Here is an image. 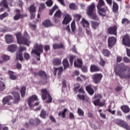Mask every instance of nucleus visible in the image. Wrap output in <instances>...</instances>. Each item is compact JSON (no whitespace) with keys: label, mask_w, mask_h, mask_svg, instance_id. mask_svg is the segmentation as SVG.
Returning a JSON list of instances; mask_svg holds the SVG:
<instances>
[{"label":"nucleus","mask_w":130,"mask_h":130,"mask_svg":"<svg viewBox=\"0 0 130 130\" xmlns=\"http://www.w3.org/2000/svg\"><path fill=\"white\" fill-rule=\"evenodd\" d=\"M115 74L119 76L121 79L130 78V68L128 66H125L121 68L115 69Z\"/></svg>","instance_id":"1"},{"label":"nucleus","mask_w":130,"mask_h":130,"mask_svg":"<svg viewBox=\"0 0 130 130\" xmlns=\"http://www.w3.org/2000/svg\"><path fill=\"white\" fill-rule=\"evenodd\" d=\"M17 43H18V44H24V45L29 46L30 42L27 39V38H29V35H28L27 32H24V37H22V34L20 32L18 33L17 34Z\"/></svg>","instance_id":"2"},{"label":"nucleus","mask_w":130,"mask_h":130,"mask_svg":"<svg viewBox=\"0 0 130 130\" xmlns=\"http://www.w3.org/2000/svg\"><path fill=\"white\" fill-rule=\"evenodd\" d=\"M34 49L32 50V53H35L36 55L39 56V58H37L38 60H40V55L43 52V47L42 45L36 43L34 46Z\"/></svg>","instance_id":"3"},{"label":"nucleus","mask_w":130,"mask_h":130,"mask_svg":"<svg viewBox=\"0 0 130 130\" xmlns=\"http://www.w3.org/2000/svg\"><path fill=\"white\" fill-rule=\"evenodd\" d=\"M36 100H38L36 95H34L28 99L27 103L30 109H32L34 106H38L39 105V102H37L34 104V101H36Z\"/></svg>","instance_id":"4"},{"label":"nucleus","mask_w":130,"mask_h":130,"mask_svg":"<svg viewBox=\"0 0 130 130\" xmlns=\"http://www.w3.org/2000/svg\"><path fill=\"white\" fill-rule=\"evenodd\" d=\"M95 4H92L88 6V9L87 10V14L88 16H91L92 19L93 20H98V17L96 14H93V12H94V9H95Z\"/></svg>","instance_id":"5"},{"label":"nucleus","mask_w":130,"mask_h":130,"mask_svg":"<svg viewBox=\"0 0 130 130\" xmlns=\"http://www.w3.org/2000/svg\"><path fill=\"white\" fill-rule=\"evenodd\" d=\"M43 93L42 95V98L43 100H45L47 98L48 100L46 101L47 103H51L52 102V97L50 94L47 92L46 89H44L42 90Z\"/></svg>","instance_id":"6"},{"label":"nucleus","mask_w":130,"mask_h":130,"mask_svg":"<svg viewBox=\"0 0 130 130\" xmlns=\"http://www.w3.org/2000/svg\"><path fill=\"white\" fill-rule=\"evenodd\" d=\"M93 99H95V101H93V104H94L95 106H104V105H105V102H100V100L102 99V96L101 94H95L93 97Z\"/></svg>","instance_id":"7"},{"label":"nucleus","mask_w":130,"mask_h":130,"mask_svg":"<svg viewBox=\"0 0 130 130\" xmlns=\"http://www.w3.org/2000/svg\"><path fill=\"white\" fill-rule=\"evenodd\" d=\"M25 50H27V48L25 47L20 46L18 48V52L17 54V60H20V61L24 60V58H23V51H25Z\"/></svg>","instance_id":"8"},{"label":"nucleus","mask_w":130,"mask_h":130,"mask_svg":"<svg viewBox=\"0 0 130 130\" xmlns=\"http://www.w3.org/2000/svg\"><path fill=\"white\" fill-rule=\"evenodd\" d=\"M117 124L120 126L121 127H123V128H125L127 130H130L129 125L127 124V122L118 119L116 122Z\"/></svg>","instance_id":"9"},{"label":"nucleus","mask_w":130,"mask_h":130,"mask_svg":"<svg viewBox=\"0 0 130 130\" xmlns=\"http://www.w3.org/2000/svg\"><path fill=\"white\" fill-rule=\"evenodd\" d=\"M4 38L7 44H12V43H14V41L15 40L14 36L7 34L5 36Z\"/></svg>","instance_id":"10"},{"label":"nucleus","mask_w":130,"mask_h":130,"mask_svg":"<svg viewBox=\"0 0 130 130\" xmlns=\"http://www.w3.org/2000/svg\"><path fill=\"white\" fill-rule=\"evenodd\" d=\"M36 7L34 6V4H32L30 6L28 10L30 14V19L33 20L35 18V13H36Z\"/></svg>","instance_id":"11"},{"label":"nucleus","mask_w":130,"mask_h":130,"mask_svg":"<svg viewBox=\"0 0 130 130\" xmlns=\"http://www.w3.org/2000/svg\"><path fill=\"white\" fill-rule=\"evenodd\" d=\"M103 76L101 74H95L92 75V79L95 84H98L101 82Z\"/></svg>","instance_id":"12"},{"label":"nucleus","mask_w":130,"mask_h":130,"mask_svg":"<svg viewBox=\"0 0 130 130\" xmlns=\"http://www.w3.org/2000/svg\"><path fill=\"white\" fill-rule=\"evenodd\" d=\"M122 43L125 46H130V36L128 34L125 35L123 37Z\"/></svg>","instance_id":"13"},{"label":"nucleus","mask_w":130,"mask_h":130,"mask_svg":"<svg viewBox=\"0 0 130 130\" xmlns=\"http://www.w3.org/2000/svg\"><path fill=\"white\" fill-rule=\"evenodd\" d=\"M108 43L109 48H112L113 46L115 45V43H116V39L114 37H109L108 39Z\"/></svg>","instance_id":"14"},{"label":"nucleus","mask_w":130,"mask_h":130,"mask_svg":"<svg viewBox=\"0 0 130 130\" xmlns=\"http://www.w3.org/2000/svg\"><path fill=\"white\" fill-rule=\"evenodd\" d=\"M105 6V3L104 2V0H99V3L96 6L98 10H101L103 11V12H105V9L102 8Z\"/></svg>","instance_id":"15"},{"label":"nucleus","mask_w":130,"mask_h":130,"mask_svg":"<svg viewBox=\"0 0 130 130\" xmlns=\"http://www.w3.org/2000/svg\"><path fill=\"white\" fill-rule=\"evenodd\" d=\"M11 100H13V96L9 95L4 97L2 100V102L4 105H6V104H9Z\"/></svg>","instance_id":"16"},{"label":"nucleus","mask_w":130,"mask_h":130,"mask_svg":"<svg viewBox=\"0 0 130 130\" xmlns=\"http://www.w3.org/2000/svg\"><path fill=\"white\" fill-rule=\"evenodd\" d=\"M72 21V16L70 15V14H67L66 16H65L64 19L62 21V24H64L65 25H67V24H69L70 22Z\"/></svg>","instance_id":"17"},{"label":"nucleus","mask_w":130,"mask_h":130,"mask_svg":"<svg viewBox=\"0 0 130 130\" xmlns=\"http://www.w3.org/2000/svg\"><path fill=\"white\" fill-rule=\"evenodd\" d=\"M7 50L9 52H15L17 50V45H10L7 48Z\"/></svg>","instance_id":"18"},{"label":"nucleus","mask_w":130,"mask_h":130,"mask_svg":"<svg viewBox=\"0 0 130 130\" xmlns=\"http://www.w3.org/2000/svg\"><path fill=\"white\" fill-rule=\"evenodd\" d=\"M42 25L44 26L46 28H48V27H51L53 26V24L51 23V21L49 20H45L43 22H42Z\"/></svg>","instance_id":"19"},{"label":"nucleus","mask_w":130,"mask_h":130,"mask_svg":"<svg viewBox=\"0 0 130 130\" xmlns=\"http://www.w3.org/2000/svg\"><path fill=\"white\" fill-rule=\"evenodd\" d=\"M54 76H56V73L58 72V76L61 75V73H62V71H63V69L62 67H60V68H54Z\"/></svg>","instance_id":"20"},{"label":"nucleus","mask_w":130,"mask_h":130,"mask_svg":"<svg viewBox=\"0 0 130 130\" xmlns=\"http://www.w3.org/2000/svg\"><path fill=\"white\" fill-rule=\"evenodd\" d=\"M117 29V27H116V26H114L112 27H110L108 29V32L109 34H111L112 35H116V29Z\"/></svg>","instance_id":"21"},{"label":"nucleus","mask_w":130,"mask_h":130,"mask_svg":"<svg viewBox=\"0 0 130 130\" xmlns=\"http://www.w3.org/2000/svg\"><path fill=\"white\" fill-rule=\"evenodd\" d=\"M82 64L83 61L81 59H78L77 61H74V66L76 68H82Z\"/></svg>","instance_id":"22"},{"label":"nucleus","mask_w":130,"mask_h":130,"mask_svg":"<svg viewBox=\"0 0 130 130\" xmlns=\"http://www.w3.org/2000/svg\"><path fill=\"white\" fill-rule=\"evenodd\" d=\"M77 96L78 98H79L80 100H82L83 101H86V102H88L89 100V98L86 95L78 94Z\"/></svg>","instance_id":"23"},{"label":"nucleus","mask_w":130,"mask_h":130,"mask_svg":"<svg viewBox=\"0 0 130 130\" xmlns=\"http://www.w3.org/2000/svg\"><path fill=\"white\" fill-rule=\"evenodd\" d=\"M55 22H57L56 18H61V11L60 10L57 11L54 15Z\"/></svg>","instance_id":"24"},{"label":"nucleus","mask_w":130,"mask_h":130,"mask_svg":"<svg viewBox=\"0 0 130 130\" xmlns=\"http://www.w3.org/2000/svg\"><path fill=\"white\" fill-rule=\"evenodd\" d=\"M91 26L92 29L95 30L99 27V23L97 21H93L91 22Z\"/></svg>","instance_id":"25"},{"label":"nucleus","mask_w":130,"mask_h":130,"mask_svg":"<svg viewBox=\"0 0 130 130\" xmlns=\"http://www.w3.org/2000/svg\"><path fill=\"white\" fill-rule=\"evenodd\" d=\"M53 48L54 49H59V48H63V44H62V43H55L53 44Z\"/></svg>","instance_id":"26"},{"label":"nucleus","mask_w":130,"mask_h":130,"mask_svg":"<svg viewBox=\"0 0 130 130\" xmlns=\"http://www.w3.org/2000/svg\"><path fill=\"white\" fill-rule=\"evenodd\" d=\"M121 109L124 113H128V112H129V107L126 105L121 106Z\"/></svg>","instance_id":"27"},{"label":"nucleus","mask_w":130,"mask_h":130,"mask_svg":"<svg viewBox=\"0 0 130 130\" xmlns=\"http://www.w3.org/2000/svg\"><path fill=\"white\" fill-rule=\"evenodd\" d=\"M67 109H64L63 111L59 113L58 116L60 117H63V118H66V113H67Z\"/></svg>","instance_id":"28"},{"label":"nucleus","mask_w":130,"mask_h":130,"mask_svg":"<svg viewBox=\"0 0 130 130\" xmlns=\"http://www.w3.org/2000/svg\"><path fill=\"white\" fill-rule=\"evenodd\" d=\"M90 72H91L92 73L94 72H99L100 69L99 68H98V67H97L95 65H91L90 66Z\"/></svg>","instance_id":"29"},{"label":"nucleus","mask_w":130,"mask_h":130,"mask_svg":"<svg viewBox=\"0 0 130 130\" xmlns=\"http://www.w3.org/2000/svg\"><path fill=\"white\" fill-rule=\"evenodd\" d=\"M86 89L90 95H93L94 94V89L91 87V86L88 85L86 87Z\"/></svg>","instance_id":"30"},{"label":"nucleus","mask_w":130,"mask_h":130,"mask_svg":"<svg viewBox=\"0 0 130 130\" xmlns=\"http://www.w3.org/2000/svg\"><path fill=\"white\" fill-rule=\"evenodd\" d=\"M81 23L82 24L83 26L85 27V28H88V27H90L89 22H88V21L84 18L82 19Z\"/></svg>","instance_id":"31"},{"label":"nucleus","mask_w":130,"mask_h":130,"mask_svg":"<svg viewBox=\"0 0 130 130\" xmlns=\"http://www.w3.org/2000/svg\"><path fill=\"white\" fill-rule=\"evenodd\" d=\"M53 63L54 66H58L61 63V60L59 58H55L53 59Z\"/></svg>","instance_id":"32"},{"label":"nucleus","mask_w":130,"mask_h":130,"mask_svg":"<svg viewBox=\"0 0 130 130\" xmlns=\"http://www.w3.org/2000/svg\"><path fill=\"white\" fill-rule=\"evenodd\" d=\"M118 11V5L116 2L113 3V12L116 13Z\"/></svg>","instance_id":"33"},{"label":"nucleus","mask_w":130,"mask_h":130,"mask_svg":"<svg viewBox=\"0 0 130 130\" xmlns=\"http://www.w3.org/2000/svg\"><path fill=\"white\" fill-rule=\"evenodd\" d=\"M20 93L22 98H24L26 94V87L23 86L22 87H21V89L20 90Z\"/></svg>","instance_id":"34"},{"label":"nucleus","mask_w":130,"mask_h":130,"mask_svg":"<svg viewBox=\"0 0 130 130\" xmlns=\"http://www.w3.org/2000/svg\"><path fill=\"white\" fill-rule=\"evenodd\" d=\"M0 6H3L4 8L8 9L9 5H8V1L7 0H3L0 3Z\"/></svg>","instance_id":"35"},{"label":"nucleus","mask_w":130,"mask_h":130,"mask_svg":"<svg viewBox=\"0 0 130 130\" xmlns=\"http://www.w3.org/2000/svg\"><path fill=\"white\" fill-rule=\"evenodd\" d=\"M2 58L3 59V61H8V60H10L11 57L7 54H3L2 56Z\"/></svg>","instance_id":"36"},{"label":"nucleus","mask_w":130,"mask_h":130,"mask_svg":"<svg viewBox=\"0 0 130 130\" xmlns=\"http://www.w3.org/2000/svg\"><path fill=\"white\" fill-rule=\"evenodd\" d=\"M48 114L46 113V111L44 110H42L41 114H40V116L42 117V118H46V116H47Z\"/></svg>","instance_id":"37"},{"label":"nucleus","mask_w":130,"mask_h":130,"mask_svg":"<svg viewBox=\"0 0 130 130\" xmlns=\"http://www.w3.org/2000/svg\"><path fill=\"white\" fill-rule=\"evenodd\" d=\"M8 74L9 75L10 78V79H11V80H16V79H17V77L16 76H15V75H14L13 72L9 71Z\"/></svg>","instance_id":"38"},{"label":"nucleus","mask_w":130,"mask_h":130,"mask_svg":"<svg viewBox=\"0 0 130 130\" xmlns=\"http://www.w3.org/2000/svg\"><path fill=\"white\" fill-rule=\"evenodd\" d=\"M63 65L65 69H67V68H68L69 66H70V64L69 63V60H68V58H65L63 59Z\"/></svg>","instance_id":"39"},{"label":"nucleus","mask_w":130,"mask_h":130,"mask_svg":"<svg viewBox=\"0 0 130 130\" xmlns=\"http://www.w3.org/2000/svg\"><path fill=\"white\" fill-rule=\"evenodd\" d=\"M6 89V84L5 83L0 81V90L5 91Z\"/></svg>","instance_id":"40"},{"label":"nucleus","mask_w":130,"mask_h":130,"mask_svg":"<svg viewBox=\"0 0 130 130\" xmlns=\"http://www.w3.org/2000/svg\"><path fill=\"white\" fill-rule=\"evenodd\" d=\"M39 75L42 78H44V79H47V76L46 75V74H45V72L44 71H40L39 73Z\"/></svg>","instance_id":"41"},{"label":"nucleus","mask_w":130,"mask_h":130,"mask_svg":"<svg viewBox=\"0 0 130 130\" xmlns=\"http://www.w3.org/2000/svg\"><path fill=\"white\" fill-rule=\"evenodd\" d=\"M71 29L72 32H75L76 30V21L73 20L71 23Z\"/></svg>","instance_id":"42"},{"label":"nucleus","mask_w":130,"mask_h":130,"mask_svg":"<svg viewBox=\"0 0 130 130\" xmlns=\"http://www.w3.org/2000/svg\"><path fill=\"white\" fill-rule=\"evenodd\" d=\"M57 8H58L57 6H55L53 7L52 9L50 10L49 15L52 16L53 13H54V11H55V10L57 9Z\"/></svg>","instance_id":"43"},{"label":"nucleus","mask_w":130,"mask_h":130,"mask_svg":"<svg viewBox=\"0 0 130 130\" xmlns=\"http://www.w3.org/2000/svg\"><path fill=\"white\" fill-rule=\"evenodd\" d=\"M77 113L79 116H84V111L81 108H78Z\"/></svg>","instance_id":"44"},{"label":"nucleus","mask_w":130,"mask_h":130,"mask_svg":"<svg viewBox=\"0 0 130 130\" xmlns=\"http://www.w3.org/2000/svg\"><path fill=\"white\" fill-rule=\"evenodd\" d=\"M70 10H77V6L75 3H71L69 5Z\"/></svg>","instance_id":"45"},{"label":"nucleus","mask_w":130,"mask_h":130,"mask_svg":"<svg viewBox=\"0 0 130 130\" xmlns=\"http://www.w3.org/2000/svg\"><path fill=\"white\" fill-rule=\"evenodd\" d=\"M103 53L105 55V56H109V54H110V52L107 49H105L103 50Z\"/></svg>","instance_id":"46"},{"label":"nucleus","mask_w":130,"mask_h":130,"mask_svg":"<svg viewBox=\"0 0 130 130\" xmlns=\"http://www.w3.org/2000/svg\"><path fill=\"white\" fill-rule=\"evenodd\" d=\"M86 33L89 36H91L92 35V32L91 31V28H90V26L86 27Z\"/></svg>","instance_id":"47"},{"label":"nucleus","mask_w":130,"mask_h":130,"mask_svg":"<svg viewBox=\"0 0 130 130\" xmlns=\"http://www.w3.org/2000/svg\"><path fill=\"white\" fill-rule=\"evenodd\" d=\"M17 20H18V19H21V18L24 17V15H22L20 14V10H17Z\"/></svg>","instance_id":"48"},{"label":"nucleus","mask_w":130,"mask_h":130,"mask_svg":"<svg viewBox=\"0 0 130 130\" xmlns=\"http://www.w3.org/2000/svg\"><path fill=\"white\" fill-rule=\"evenodd\" d=\"M76 58V56L75 55H71L70 56V62L71 66L73 64V63L74 62V60Z\"/></svg>","instance_id":"49"},{"label":"nucleus","mask_w":130,"mask_h":130,"mask_svg":"<svg viewBox=\"0 0 130 130\" xmlns=\"http://www.w3.org/2000/svg\"><path fill=\"white\" fill-rule=\"evenodd\" d=\"M8 16H9V14L5 12L0 15V20H4V18H6V17H8Z\"/></svg>","instance_id":"50"},{"label":"nucleus","mask_w":130,"mask_h":130,"mask_svg":"<svg viewBox=\"0 0 130 130\" xmlns=\"http://www.w3.org/2000/svg\"><path fill=\"white\" fill-rule=\"evenodd\" d=\"M41 7L39 8V11L40 13H41L42 12V10H44V9H45V4L44 3H41L40 4Z\"/></svg>","instance_id":"51"},{"label":"nucleus","mask_w":130,"mask_h":130,"mask_svg":"<svg viewBox=\"0 0 130 130\" xmlns=\"http://www.w3.org/2000/svg\"><path fill=\"white\" fill-rule=\"evenodd\" d=\"M40 122L41 121L38 118H36L35 119V125H38V124H40Z\"/></svg>","instance_id":"52"},{"label":"nucleus","mask_w":130,"mask_h":130,"mask_svg":"<svg viewBox=\"0 0 130 130\" xmlns=\"http://www.w3.org/2000/svg\"><path fill=\"white\" fill-rule=\"evenodd\" d=\"M105 12H106V11L105 9V12L101 10H99L98 13L99 14V15L100 16H105Z\"/></svg>","instance_id":"53"},{"label":"nucleus","mask_w":130,"mask_h":130,"mask_svg":"<svg viewBox=\"0 0 130 130\" xmlns=\"http://www.w3.org/2000/svg\"><path fill=\"white\" fill-rule=\"evenodd\" d=\"M46 4L48 7H51L53 4V2H52L51 0H48V2H46Z\"/></svg>","instance_id":"54"},{"label":"nucleus","mask_w":130,"mask_h":130,"mask_svg":"<svg viewBox=\"0 0 130 130\" xmlns=\"http://www.w3.org/2000/svg\"><path fill=\"white\" fill-rule=\"evenodd\" d=\"M80 86L81 85H80V84L79 83L77 84V86H75V87L73 89V90L75 92V93H77L78 89H79V88H80Z\"/></svg>","instance_id":"55"},{"label":"nucleus","mask_w":130,"mask_h":130,"mask_svg":"<svg viewBox=\"0 0 130 130\" xmlns=\"http://www.w3.org/2000/svg\"><path fill=\"white\" fill-rule=\"evenodd\" d=\"M129 20L126 18H124L122 20V23L123 24H129Z\"/></svg>","instance_id":"56"},{"label":"nucleus","mask_w":130,"mask_h":130,"mask_svg":"<svg viewBox=\"0 0 130 130\" xmlns=\"http://www.w3.org/2000/svg\"><path fill=\"white\" fill-rule=\"evenodd\" d=\"M81 68V70L83 73H87L88 72V68L86 66H83Z\"/></svg>","instance_id":"57"},{"label":"nucleus","mask_w":130,"mask_h":130,"mask_svg":"<svg viewBox=\"0 0 130 130\" xmlns=\"http://www.w3.org/2000/svg\"><path fill=\"white\" fill-rule=\"evenodd\" d=\"M123 60H124V62H126V63H128L130 62L129 58H128L126 57H124Z\"/></svg>","instance_id":"58"},{"label":"nucleus","mask_w":130,"mask_h":130,"mask_svg":"<svg viewBox=\"0 0 130 130\" xmlns=\"http://www.w3.org/2000/svg\"><path fill=\"white\" fill-rule=\"evenodd\" d=\"M29 123L30 124H32V125H35V120H34V119H33L32 118H30L29 120Z\"/></svg>","instance_id":"59"},{"label":"nucleus","mask_w":130,"mask_h":130,"mask_svg":"<svg viewBox=\"0 0 130 130\" xmlns=\"http://www.w3.org/2000/svg\"><path fill=\"white\" fill-rule=\"evenodd\" d=\"M100 116L102 118H103V119H105L106 118V114L103 113H100Z\"/></svg>","instance_id":"60"},{"label":"nucleus","mask_w":130,"mask_h":130,"mask_svg":"<svg viewBox=\"0 0 130 130\" xmlns=\"http://www.w3.org/2000/svg\"><path fill=\"white\" fill-rule=\"evenodd\" d=\"M24 58H25V59H29L30 58V54H29L28 53H25Z\"/></svg>","instance_id":"61"},{"label":"nucleus","mask_w":130,"mask_h":130,"mask_svg":"<svg viewBox=\"0 0 130 130\" xmlns=\"http://www.w3.org/2000/svg\"><path fill=\"white\" fill-rule=\"evenodd\" d=\"M116 60H117V62H120V61H121V60H122V57H121L120 56H117V58H116Z\"/></svg>","instance_id":"62"},{"label":"nucleus","mask_w":130,"mask_h":130,"mask_svg":"<svg viewBox=\"0 0 130 130\" xmlns=\"http://www.w3.org/2000/svg\"><path fill=\"white\" fill-rule=\"evenodd\" d=\"M69 118H70V119H74V118H75V115H74V114L73 113H70Z\"/></svg>","instance_id":"63"},{"label":"nucleus","mask_w":130,"mask_h":130,"mask_svg":"<svg viewBox=\"0 0 130 130\" xmlns=\"http://www.w3.org/2000/svg\"><path fill=\"white\" fill-rule=\"evenodd\" d=\"M23 2L21 0H19L18 2V5L19 7H22V6H23Z\"/></svg>","instance_id":"64"}]
</instances>
